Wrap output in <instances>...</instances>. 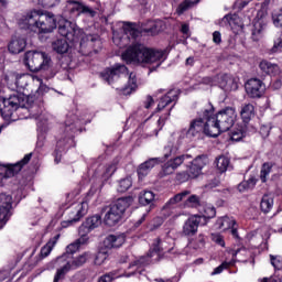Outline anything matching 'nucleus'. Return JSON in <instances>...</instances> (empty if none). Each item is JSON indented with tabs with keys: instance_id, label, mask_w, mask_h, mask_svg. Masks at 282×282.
<instances>
[{
	"instance_id": "f257e3e1",
	"label": "nucleus",
	"mask_w": 282,
	"mask_h": 282,
	"mask_svg": "<svg viewBox=\"0 0 282 282\" xmlns=\"http://www.w3.org/2000/svg\"><path fill=\"white\" fill-rule=\"evenodd\" d=\"M112 42L120 48L127 47L131 43L121 54L122 61L128 64L153 65V63H158L156 67H160L166 61V50L148 47L141 42H138L135 36H112Z\"/></svg>"
},
{
	"instance_id": "f03ea898",
	"label": "nucleus",
	"mask_w": 282,
	"mask_h": 282,
	"mask_svg": "<svg viewBox=\"0 0 282 282\" xmlns=\"http://www.w3.org/2000/svg\"><path fill=\"white\" fill-rule=\"evenodd\" d=\"M101 77L108 85H111L117 91H121L123 96H129L138 89V80L135 74L130 73L124 64H116L101 73Z\"/></svg>"
},
{
	"instance_id": "7ed1b4c3",
	"label": "nucleus",
	"mask_w": 282,
	"mask_h": 282,
	"mask_svg": "<svg viewBox=\"0 0 282 282\" xmlns=\"http://www.w3.org/2000/svg\"><path fill=\"white\" fill-rule=\"evenodd\" d=\"M21 24L35 34H52L56 30V15L43 9H32L22 17Z\"/></svg>"
},
{
	"instance_id": "20e7f679",
	"label": "nucleus",
	"mask_w": 282,
	"mask_h": 282,
	"mask_svg": "<svg viewBox=\"0 0 282 282\" xmlns=\"http://www.w3.org/2000/svg\"><path fill=\"white\" fill-rule=\"evenodd\" d=\"M203 113H207L209 120L210 131L208 133L210 138H217V135L225 133V131H230L237 119L235 108L227 107L215 115V108L210 102L205 104Z\"/></svg>"
},
{
	"instance_id": "39448f33",
	"label": "nucleus",
	"mask_w": 282,
	"mask_h": 282,
	"mask_svg": "<svg viewBox=\"0 0 282 282\" xmlns=\"http://www.w3.org/2000/svg\"><path fill=\"white\" fill-rule=\"evenodd\" d=\"M203 133L210 138V121L208 113L204 112V107L197 112V117L189 121L188 129L184 128L180 131V138L193 140L200 138Z\"/></svg>"
},
{
	"instance_id": "423d86ee",
	"label": "nucleus",
	"mask_w": 282,
	"mask_h": 282,
	"mask_svg": "<svg viewBox=\"0 0 282 282\" xmlns=\"http://www.w3.org/2000/svg\"><path fill=\"white\" fill-rule=\"evenodd\" d=\"M133 204L131 196L118 198L115 204L107 210L104 223L106 226H116L124 216L127 208Z\"/></svg>"
},
{
	"instance_id": "0eeeda50",
	"label": "nucleus",
	"mask_w": 282,
	"mask_h": 282,
	"mask_svg": "<svg viewBox=\"0 0 282 282\" xmlns=\"http://www.w3.org/2000/svg\"><path fill=\"white\" fill-rule=\"evenodd\" d=\"M24 65L30 72L47 70L52 67V57L45 52L29 51L24 55Z\"/></svg>"
},
{
	"instance_id": "6e6552de",
	"label": "nucleus",
	"mask_w": 282,
	"mask_h": 282,
	"mask_svg": "<svg viewBox=\"0 0 282 282\" xmlns=\"http://www.w3.org/2000/svg\"><path fill=\"white\" fill-rule=\"evenodd\" d=\"M160 23L155 21H148L147 24H142L141 26L138 23L133 22H120V25L123 30V34L126 36H138L139 34H159L160 32Z\"/></svg>"
},
{
	"instance_id": "1a4fd4ad",
	"label": "nucleus",
	"mask_w": 282,
	"mask_h": 282,
	"mask_svg": "<svg viewBox=\"0 0 282 282\" xmlns=\"http://www.w3.org/2000/svg\"><path fill=\"white\" fill-rule=\"evenodd\" d=\"M13 79L15 80V84L14 86H11V88L15 91H22L24 96L28 94L25 93V89H28L30 83H33L39 87L36 89L39 94H45L48 90L47 86L43 84V79L36 75L22 74L13 77Z\"/></svg>"
},
{
	"instance_id": "9d476101",
	"label": "nucleus",
	"mask_w": 282,
	"mask_h": 282,
	"mask_svg": "<svg viewBox=\"0 0 282 282\" xmlns=\"http://www.w3.org/2000/svg\"><path fill=\"white\" fill-rule=\"evenodd\" d=\"M3 107L0 108V113L4 120L14 122L17 111H23V105H21V97L19 95H12L8 99H3Z\"/></svg>"
},
{
	"instance_id": "9b49d317",
	"label": "nucleus",
	"mask_w": 282,
	"mask_h": 282,
	"mask_svg": "<svg viewBox=\"0 0 282 282\" xmlns=\"http://www.w3.org/2000/svg\"><path fill=\"white\" fill-rule=\"evenodd\" d=\"M12 217V196L6 193L0 194V230Z\"/></svg>"
},
{
	"instance_id": "f8f14e48",
	"label": "nucleus",
	"mask_w": 282,
	"mask_h": 282,
	"mask_svg": "<svg viewBox=\"0 0 282 282\" xmlns=\"http://www.w3.org/2000/svg\"><path fill=\"white\" fill-rule=\"evenodd\" d=\"M87 210H89V203L87 200L73 204L69 210V219L67 221L62 223L63 228H67L69 224L80 221L82 217H85Z\"/></svg>"
},
{
	"instance_id": "ddd939ff",
	"label": "nucleus",
	"mask_w": 282,
	"mask_h": 282,
	"mask_svg": "<svg viewBox=\"0 0 282 282\" xmlns=\"http://www.w3.org/2000/svg\"><path fill=\"white\" fill-rule=\"evenodd\" d=\"M32 160V153L25 154L24 158L17 162L15 164H8L4 167L3 172H0V186L3 184V180H8V177H14L17 173L25 166Z\"/></svg>"
},
{
	"instance_id": "4468645a",
	"label": "nucleus",
	"mask_w": 282,
	"mask_h": 282,
	"mask_svg": "<svg viewBox=\"0 0 282 282\" xmlns=\"http://www.w3.org/2000/svg\"><path fill=\"white\" fill-rule=\"evenodd\" d=\"M245 91L249 98H262L265 94V84L259 78H250L245 84Z\"/></svg>"
},
{
	"instance_id": "2eb2a0df",
	"label": "nucleus",
	"mask_w": 282,
	"mask_h": 282,
	"mask_svg": "<svg viewBox=\"0 0 282 282\" xmlns=\"http://www.w3.org/2000/svg\"><path fill=\"white\" fill-rule=\"evenodd\" d=\"M78 45V41L74 37H61L52 43L53 51L56 54H67V52H72Z\"/></svg>"
},
{
	"instance_id": "dca6fc26",
	"label": "nucleus",
	"mask_w": 282,
	"mask_h": 282,
	"mask_svg": "<svg viewBox=\"0 0 282 282\" xmlns=\"http://www.w3.org/2000/svg\"><path fill=\"white\" fill-rule=\"evenodd\" d=\"M223 25H229L231 32L239 36L243 34V20H241V17L239 14H227L221 20Z\"/></svg>"
},
{
	"instance_id": "f3484780",
	"label": "nucleus",
	"mask_w": 282,
	"mask_h": 282,
	"mask_svg": "<svg viewBox=\"0 0 282 282\" xmlns=\"http://www.w3.org/2000/svg\"><path fill=\"white\" fill-rule=\"evenodd\" d=\"M199 226H204V223H202V216L193 215L185 220L182 232L185 237H195Z\"/></svg>"
},
{
	"instance_id": "a211bd4d",
	"label": "nucleus",
	"mask_w": 282,
	"mask_h": 282,
	"mask_svg": "<svg viewBox=\"0 0 282 282\" xmlns=\"http://www.w3.org/2000/svg\"><path fill=\"white\" fill-rule=\"evenodd\" d=\"M160 239H156V241L153 245L152 250L150 251V254L148 257H141L138 260H134L133 262H131L130 268H134L139 274L142 273V270H140V268H144V265H149V263H151V257H160Z\"/></svg>"
},
{
	"instance_id": "6ab92c4d",
	"label": "nucleus",
	"mask_w": 282,
	"mask_h": 282,
	"mask_svg": "<svg viewBox=\"0 0 282 282\" xmlns=\"http://www.w3.org/2000/svg\"><path fill=\"white\" fill-rule=\"evenodd\" d=\"M218 86L224 91H237L239 89V79L228 74L218 75Z\"/></svg>"
},
{
	"instance_id": "aec40b11",
	"label": "nucleus",
	"mask_w": 282,
	"mask_h": 282,
	"mask_svg": "<svg viewBox=\"0 0 282 282\" xmlns=\"http://www.w3.org/2000/svg\"><path fill=\"white\" fill-rule=\"evenodd\" d=\"M65 14H68V17H80V14L85 12H91L88 7L84 6L79 1L75 0H68L66 2L65 9H64Z\"/></svg>"
},
{
	"instance_id": "412c9836",
	"label": "nucleus",
	"mask_w": 282,
	"mask_h": 282,
	"mask_svg": "<svg viewBox=\"0 0 282 282\" xmlns=\"http://www.w3.org/2000/svg\"><path fill=\"white\" fill-rule=\"evenodd\" d=\"M58 32L61 36H83V30L70 21H65L63 25H59Z\"/></svg>"
},
{
	"instance_id": "4be33fe9",
	"label": "nucleus",
	"mask_w": 282,
	"mask_h": 282,
	"mask_svg": "<svg viewBox=\"0 0 282 282\" xmlns=\"http://www.w3.org/2000/svg\"><path fill=\"white\" fill-rule=\"evenodd\" d=\"M28 45V40L23 36H14L9 41L8 50L10 54H21Z\"/></svg>"
},
{
	"instance_id": "5701e85b",
	"label": "nucleus",
	"mask_w": 282,
	"mask_h": 282,
	"mask_svg": "<svg viewBox=\"0 0 282 282\" xmlns=\"http://www.w3.org/2000/svg\"><path fill=\"white\" fill-rule=\"evenodd\" d=\"M126 241L124 234L120 235H109L104 240V246L108 250H111L113 248H120L123 246Z\"/></svg>"
},
{
	"instance_id": "b1692460",
	"label": "nucleus",
	"mask_w": 282,
	"mask_h": 282,
	"mask_svg": "<svg viewBox=\"0 0 282 282\" xmlns=\"http://www.w3.org/2000/svg\"><path fill=\"white\" fill-rule=\"evenodd\" d=\"M102 224L100 215H94L88 217L85 223L79 227V232H91L95 228H98Z\"/></svg>"
},
{
	"instance_id": "393cba45",
	"label": "nucleus",
	"mask_w": 282,
	"mask_h": 282,
	"mask_svg": "<svg viewBox=\"0 0 282 282\" xmlns=\"http://www.w3.org/2000/svg\"><path fill=\"white\" fill-rule=\"evenodd\" d=\"M158 162H160V159L152 158L145 161L144 163L140 164L138 169L139 180H144V177H147V175L151 173V170L155 166V164H158Z\"/></svg>"
},
{
	"instance_id": "a878e982",
	"label": "nucleus",
	"mask_w": 282,
	"mask_h": 282,
	"mask_svg": "<svg viewBox=\"0 0 282 282\" xmlns=\"http://www.w3.org/2000/svg\"><path fill=\"white\" fill-rule=\"evenodd\" d=\"M261 72L268 74V76H281V67L276 64H272L269 61H262L259 64Z\"/></svg>"
},
{
	"instance_id": "bb28decb",
	"label": "nucleus",
	"mask_w": 282,
	"mask_h": 282,
	"mask_svg": "<svg viewBox=\"0 0 282 282\" xmlns=\"http://www.w3.org/2000/svg\"><path fill=\"white\" fill-rule=\"evenodd\" d=\"M177 100V90H170L163 98H161L158 105V111H162L165 107H169L171 102H175Z\"/></svg>"
},
{
	"instance_id": "cd10ccee",
	"label": "nucleus",
	"mask_w": 282,
	"mask_h": 282,
	"mask_svg": "<svg viewBox=\"0 0 282 282\" xmlns=\"http://www.w3.org/2000/svg\"><path fill=\"white\" fill-rule=\"evenodd\" d=\"M237 225V220H235L230 216H224L217 219L216 226L219 230H230L232 226Z\"/></svg>"
},
{
	"instance_id": "c85d7f7f",
	"label": "nucleus",
	"mask_w": 282,
	"mask_h": 282,
	"mask_svg": "<svg viewBox=\"0 0 282 282\" xmlns=\"http://www.w3.org/2000/svg\"><path fill=\"white\" fill-rule=\"evenodd\" d=\"M240 116L243 122H250V120L254 118V105L252 104L242 105Z\"/></svg>"
},
{
	"instance_id": "c756f323",
	"label": "nucleus",
	"mask_w": 282,
	"mask_h": 282,
	"mask_svg": "<svg viewBox=\"0 0 282 282\" xmlns=\"http://www.w3.org/2000/svg\"><path fill=\"white\" fill-rule=\"evenodd\" d=\"M59 238L61 235H56L55 237L51 238L44 247H42L41 257L43 259H45V257H50L52 250H54V247L56 246V243H58Z\"/></svg>"
},
{
	"instance_id": "7c9ffc66",
	"label": "nucleus",
	"mask_w": 282,
	"mask_h": 282,
	"mask_svg": "<svg viewBox=\"0 0 282 282\" xmlns=\"http://www.w3.org/2000/svg\"><path fill=\"white\" fill-rule=\"evenodd\" d=\"M89 259H91V252H89V251L84 252L80 256L73 259L70 261V265H72L73 270H77V268H82V265H85V263H87V261H89Z\"/></svg>"
},
{
	"instance_id": "2f4dec72",
	"label": "nucleus",
	"mask_w": 282,
	"mask_h": 282,
	"mask_svg": "<svg viewBox=\"0 0 282 282\" xmlns=\"http://www.w3.org/2000/svg\"><path fill=\"white\" fill-rule=\"evenodd\" d=\"M215 164L219 173H226L228 171V166H230V159L226 155H219L216 158Z\"/></svg>"
},
{
	"instance_id": "473e14b6",
	"label": "nucleus",
	"mask_w": 282,
	"mask_h": 282,
	"mask_svg": "<svg viewBox=\"0 0 282 282\" xmlns=\"http://www.w3.org/2000/svg\"><path fill=\"white\" fill-rule=\"evenodd\" d=\"M274 206V198L271 195H263L260 202V209L262 213H270Z\"/></svg>"
},
{
	"instance_id": "72a5a7b5",
	"label": "nucleus",
	"mask_w": 282,
	"mask_h": 282,
	"mask_svg": "<svg viewBox=\"0 0 282 282\" xmlns=\"http://www.w3.org/2000/svg\"><path fill=\"white\" fill-rule=\"evenodd\" d=\"M69 270H74L70 261H66L59 269H57L53 282H58L62 279H65V274L69 272Z\"/></svg>"
},
{
	"instance_id": "f704fd0d",
	"label": "nucleus",
	"mask_w": 282,
	"mask_h": 282,
	"mask_svg": "<svg viewBox=\"0 0 282 282\" xmlns=\"http://www.w3.org/2000/svg\"><path fill=\"white\" fill-rule=\"evenodd\" d=\"M216 215H217V210L215 209L214 206H210V205L205 206L203 215H199V217H202L203 226H206L208 224V219L215 218Z\"/></svg>"
},
{
	"instance_id": "c9c22d12",
	"label": "nucleus",
	"mask_w": 282,
	"mask_h": 282,
	"mask_svg": "<svg viewBox=\"0 0 282 282\" xmlns=\"http://www.w3.org/2000/svg\"><path fill=\"white\" fill-rule=\"evenodd\" d=\"M257 186V178L253 176L249 177L247 181H242L238 185V191L239 193H248V191H252Z\"/></svg>"
},
{
	"instance_id": "e433bc0d",
	"label": "nucleus",
	"mask_w": 282,
	"mask_h": 282,
	"mask_svg": "<svg viewBox=\"0 0 282 282\" xmlns=\"http://www.w3.org/2000/svg\"><path fill=\"white\" fill-rule=\"evenodd\" d=\"M155 199V194L151 191H142L139 194V204L142 206H149Z\"/></svg>"
},
{
	"instance_id": "4c0bfd02",
	"label": "nucleus",
	"mask_w": 282,
	"mask_h": 282,
	"mask_svg": "<svg viewBox=\"0 0 282 282\" xmlns=\"http://www.w3.org/2000/svg\"><path fill=\"white\" fill-rule=\"evenodd\" d=\"M188 195H191V192L188 191H184L176 194L174 197L169 199V202L165 204V208H171L172 206H175V204H180V202H184V199H186Z\"/></svg>"
},
{
	"instance_id": "58836bf2",
	"label": "nucleus",
	"mask_w": 282,
	"mask_h": 282,
	"mask_svg": "<svg viewBox=\"0 0 282 282\" xmlns=\"http://www.w3.org/2000/svg\"><path fill=\"white\" fill-rule=\"evenodd\" d=\"M208 162V158L206 155H198L196 159L193 160L192 164L196 166V171L194 172V175H200L202 169L206 166Z\"/></svg>"
},
{
	"instance_id": "ea45409f",
	"label": "nucleus",
	"mask_w": 282,
	"mask_h": 282,
	"mask_svg": "<svg viewBox=\"0 0 282 282\" xmlns=\"http://www.w3.org/2000/svg\"><path fill=\"white\" fill-rule=\"evenodd\" d=\"M186 160H193V155L191 154H183V155H178L167 162H170V164L172 165V167L177 171V169H180V166H182L183 162H186Z\"/></svg>"
},
{
	"instance_id": "a19ab883",
	"label": "nucleus",
	"mask_w": 282,
	"mask_h": 282,
	"mask_svg": "<svg viewBox=\"0 0 282 282\" xmlns=\"http://www.w3.org/2000/svg\"><path fill=\"white\" fill-rule=\"evenodd\" d=\"M274 166V163H263L261 172H260V180L261 182L265 183L268 182V175L272 173V167Z\"/></svg>"
},
{
	"instance_id": "79ce46f5",
	"label": "nucleus",
	"mask_w": 282,
	"mask_h": 282,
	"mask_svg": "<svg viewBox=\"0 0 282 282\" xmlns=\"http://www.w3.org/2000/svg\"><path fill=\"white\" fill-rule=\"evenodd\" d=\"M131 186H133V181L131 180V177H126V178L119 181L117 191H118V193H127V191Z\"/></svg>"
},
{
	"instance_id": "37998d69",
	"label": "nucleus",
	"mask_w": 282,
	"mask_h": 282,
	"mask_svg": "<svg viewBox=\"0 0 282 282\" xmlns=\"http://www.w3.org/2000/svg\"><path fill=\"white\" fill-rule=\"evenodd\" d=\"M200 198L197 195H191L184 203V208H197L200 204Z\"/></svg>"
},
{
	"instance_id": "c03bdc74",
	"label": "nucleus",
	"mask_w": 282,
	"mask_h": 282,
	"mask_svg": "<svg viewBox=\"0 0 282 282\" xmlns=\"http://www.w3.org/2000/svg\"><path fill=\"white\" fill-rule=\"evenodd\" d=\"M235 265V259L230 261H224L219 267L214 269L213 274H221L224 270H228V268H232Z\"/></svg>"
},
{
	"instance_id": "a18cd8bd",
	"label": "nucleus",
	"mask_w": 282,
	"mask_h": 282,
	"mask_svg": "<svg viewBox=\"0 0 282 282\" xmlns=\"http://www.w3.org/2000/svg\"><path fill=\"white\" fill-rule=\"evenodd\" d=\"M122 274H118V271H111L99 278L98 282H112L113 279H120Z\"/></svg>"
},
{
	"instance_id": "49530a36",
	"label": "nucleus",
	"mask_w": 282,
	"mask_h": 282,
	"mask_svg": "<svg viewBox=\"0 0 282 282\" xmlns=\"http://www.w3.org/2000/svg\"><path fill=\"white\" fill-rule=\"evenodd\" d=\"M109 258V252H107L106 250H100L95 258V265H102V263H105V261H107V259Z\"/></svg>"
},
{
	"instance_id": "de8ad7c7",
	"label": "nucleus",
	"mask_w": 282,
	"mask_h": 282,
	"mask_svg": "<svg viewBox=\"0 0 282 282\" xmlns=\"http://www.w3.org/2000/svg\"><path fill=\"white\" fill-rule=\"evenodd\" d=\"M87 235H89V232L87 231L80 232V228H79V238L75 240L79 248L80 246H87V243H89V236Z\"/></svg>"
},
{
	"instance_id": "09e8293b",
	"label": "nucleus",
	"mask_w": 282,
	"mask_h": 282,
	"mask_svg": "<svg viewBox=\"0 0 282 282\" xmlns=\"http://www.w3.org/2000/svg\"><path fill=\"white\" fill-rule=\"evenodd\" d=\"M272 21L275 28H282V10L273 11Z\"/></svg>"
},
{
	"instance_id": "8fccbe9b",
	"label": "nucleus",
	"mask_w": 282,
	"mask_h": 282,
	"mask_svg": "<svg viewBox=\"0 0 282 282\" xmlns=\"http://www.w3.org/2000/svg\"><path fill=\"white\" fill-rule=\"evenodd\" d=\"M270 261H271V265H273V268L275 270H282V257L281 256L270 254Z\"/></svg>"
},
{
	"instance_id": "3c124183",
	"label": "nucleus",
	"mask_w": 282,
	"mask_h": 282,
	"mask_svg": "<svg viewBox=\"0 0 282 282\" xmlns=\"http://www.w3.org/2000/svg\"><path fill=\"white\" fill-rule=\"evenodd\" d=\"M61 0H39L37 6H42V8H54V6H58Z\"/></svg>"
},
{
	"instance_id": "603ef678",
	"label": "nucleus",
	"mask_w": 282,
	"mask_h": 282,
	"mask_svg": "<svg viewBox=\"0 0 282 282\" xmlns=\"http://www.w3.org/2000/svg\"><path fill=\"white\" fill-rule=\"evenodd\" d=\"M210 239H212V241H214V243H217V246H220L221 248L226 247V241H224L223 235L212 234Z\"/></svg>"
},
{
	"instance_id": "864d4df0",
	"label": "nucleus",
	"mask_w": 282,
	"mask_h": 282,
	"mask_svg": "<svg viewBox=\"0 0 282 282\" xmlns=\"http://www.w3.org/2000/svg\"><path fill=\"white\" fill-rule=\"evenodd\" d=\"M189 8H193L192 4L187 0H185L182 3H180L178 7L176 8V14L182 15Z\"/></svg>"
},
{
	"instance_id": "5fc2aeb1",
	"label": "nucleus",
	"mask_w": 282,
	"mask_h": 282,
	"mask_svg": "<svg viewBox=\"0 0 282 282\" xmlns=\"http://www.w3.org/2000/svg\"><path fill=\"white\" fill-rule=\"evenodd\" d=\"M173 173H175V170H174L173 165L170 164V162L167 161L162 167L161 175H163V176L173 175Z\"/></svg>"
},
{
	"instance_id": "6e6d98bb",
	"label": "nucleus",
	"mask_w": 282,
	"mask_h": 282,
	"mask_svg": "<svg viewBox=\"0 0 282 282\" xmlns=\"http://www.w3.org/2000/svg\"><path fill=\"white\" fill-rule=\"evenodd\" d=\"M176 180L177 182L184 183V182H188L189 180H193L191 177L189 172H181L178 174H176Z\"/></svg>"
},
{
	"instance_id": "4d7b16f0",
	"label": "nucleus",
	"mask_w": 282,
	"mask_h": 282,
	"mask_svg": "<svg viewBox=\"0 0 282 282\" xmlns=\"http://www.w3.org/2000/svg\"><path fill=\"white\" fill-rule=\"evenodd\" d=\"M218 77H219V75H216L214 77H204L203 78V84L204 85H210L213 87V85H217L219 83Z\"/></svg>"
},
{
	"instance_id": "13d9d810",
	"label": "nucleus",
	"mask_w": 282,
	"mask_h": 282,
	"mask_svg": "<svg viewBox=\"0 0 282 282\" xmlns=\"http://www.w3.org/2000/svg\"><path fill=\"white\" fill-rule=\"evenodd\" d=\"M78 250H80V247L77 245L76 241L72 242L70 245H68L66 247L67 254H74V253L78 252Z\"/></svg>"
},
{
	"instance_id": "bf43d9fd",
	"label": "nucleus",
	"mask_w": 282,
	"mask_h": 282,
	"mask_svg": "<svg viewBox=\"0 0 282 282\" xmlns=\"http://www.w3.org/2000/svg\"><path fill=\"white\" fill-rule=\"evenodd\" d=\"M242 138H246V132L243 130L234 131L231 133V140H234L235 142H239V140H242Z\"/></svg>"
},
{
	"instance_id": "052dcab7",
	"label": "nucleus",
	"mask_w": 282,
	"mask_h": 282,
	"mask_svg": "<svg viewBox=\"0 0 282 282\" xmlns=\"http://www.w3.org/2000/svg\"><path fill=\"white\" fill-rule=\"evenodd\" d=\"M282 50V37H278L274 41L273 47L271 48L272 54L276 53V52H281Z\"/></svg>"
},
{
	"instance_id": "680f3d73",
	"label": "nucleus",
	"mask_w": 282,
	"mask_h": 282,
	"mask_svg": "<svg viewBox=\"0 0 282 282\" xmlns=\"http://www.w3.org/2000/svg\"><path fill=\"white\" fill-rule=\"evenodd\" d=\"M29 111H30L32 118H35L36 120H37V118H41V113H43L42 110H39V106H32Z\"/></svg>"
},
{
	"instance_id": "e2e57ef3",
	"label": "nucleus",
	"mask_w": 282,
	"mask_h": 282,
	"mask_svg": "<svg viewBox=\"0 0 282 282\" xmlns=\"http://www.w3.org/2000/svg\"><path fill=\"white\" fill-rule=\"evenodd\" d=\"M263 30H265V28H263L261 25V23H256L253 25L252 36H257L259 34H263Z\"/></svg>"
},
{
	"instance_id": "0e129e2a",
	"label": "nucleus",
	"mask_w": 282,
	"mask_h": 282,
	"mask_svg": "<svg viewBox=\"0 0 282 282\" xmlns=\"http://www.w3.org/2000/svg\"><path fill=\"white\" fill-rule=\"evenodd\" d=\"M153 105H155V101L153 100V97L148 96L145 98V101H144L145 109H151V107H153Z\"/></svg>"
},
{
	"instance_id": "69168bd1",
	"label": "nucleus",
	"mask_w": 282,
	"mask_h": 282,
	"mask_svg": "<svg viewBox=\"0 0 282 282\" xmlns=\"http://www.w3.org/2000/svg\"><path fill=\"white\" fill-rule=\"evenodd\" d=\"M260 282H282L281 276L273 275L271 278H263Z\"/></svg>"
},
{
	"instance_id": "338daca9",
	"label": "nucleus",
	"mask_w": 282,
	"mask_h": 282,
	"mask_svg": "<svg viewBox=\"0 0 282 282\" xmlns=\"http://www.w3.org/2000/svg\"><path fill=\"white\" fill-rule=\"evenodd\" d=\"M195 171H197V166L192 163L189 169H188L189 177L192 180L195 178V177H198V175H199V174H195Z\"/></svg>"
},
{
	"instance_id": "774afa93",
	"label": "nucleus",
	"mask_w": 282,
	"mask_h": 282,
	"mask_svg": "<svg viewBox=\"0 0 282 282\" xmlns=\"http://www.w3.org/2000/svg\"><path fill=\"white\" fill-rule=\"evenodd\" d=\"M181 32H182V34H188V32H189L188 24L183 23L182 26H181Z\"/></svg>"
}]
</instances>
